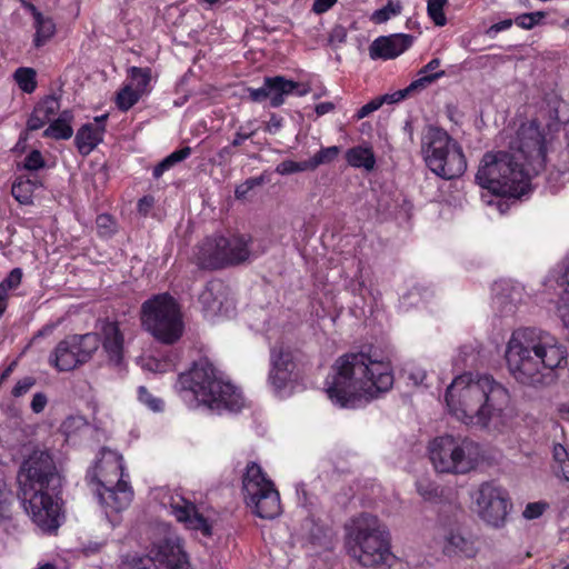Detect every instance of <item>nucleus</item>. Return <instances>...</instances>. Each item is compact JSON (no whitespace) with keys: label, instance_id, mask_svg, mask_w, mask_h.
Returning <instances> with one entry per match:
<instances>
[{"label":"nucleus","instance_id":"9b49d317","mask_svg":"<svg viewBox=\"0 0 569 569\" xmlns=\"http://www.w3.org/2000/svg\"><path fill=\"white\" fill-rule=\"evenodd\" d=\"M507 148L518 162L537 174L546 164L545 137L536 121L522 123L512 133L505 132Z\"/></svg>","mask_w":569,"mask_h":569},{"label":"nucleus","instance_id":"c756f323","mask_svg":"<svg viewBox=\"0 0 569 569\" xmlns=\"http://www.w3.org/2000/svg\"><path fill=\"white\" fill-rule=\"evenodd\" d=\"M443 76H445V71L440 70L436 74L420 77L419 79L412 81L405 89L398 90L393 93H387V94L380 96L382 104H385V103L391 104V103L399 102V101L403 100L405 98H407L411 92L426 88L428 84L432 83L435 80H437Z\"/></svg>","mask_w":569,"mask_h":569},{"label":"nucleus","instance_id":"052dcab7","mask_svg":"<svg viewBox=\"0 0 569 569\" xmlns=\"http://www.w3.org/2000/svg\"><path fill=\"white\" fill-rule=\"evenodd\" d=\"M336 2L337 0H315L312 10L316 13H323L328 11Z\"/></svg>","mask_w":569,"mask_h":569},{"label":"nucleus","instance_id":"4468645a","mask_svg":"<svg viewBox=\"0 0 569 569\" xmlns=\"http://www.w3.org/2000/svg\"><path fill=\"white\" fill-rule=\"evenodd\" d=\"M472 503L479 518L488 526L501 528L507 519L509 501L507 492L495 482H482L472 493Z\"/></svg>","mask_w":569,"mask_h":569},{"label":"nucleus","instance_id":"2eb2a0df","mask_svg":"<svg viewBox=\"0 0 569 569\" xmlns=\"http://www.w3.org/2000/svg\"><path fill=\"white\" fill-rule=\"evenodd\" d=\"M22 491L26 511L42 531H53L60 526L61 507L59 499L51 489H33Z\"/></svg>","mask_w":569,"mask_h":569},{"label":"nucleus","instance_id":"a878e982","mask_svg":"<svg viewBox=\"0 0 569 569\" xmlns=\"http://www.w3.org/2000/svg\"><path fill=\"white\" fill-rule=\"evenodd\" d=\"M107 117V114L96 117L93 122L83 124L77 131L74 142L81 154H89L102 141Z\"/></svg>","mask_w":569,"mask_h":569},{"label":"nucleus","instance_id":"09e8293b","mask_svg":"<svg viewBox=\"0 0 569 569\" xmlns=\"http://www.w3.org/2000/svg\"><path fill=\"white\" fill-rule=\"evenodd\" d=\"M34 385L36 379L33 377H24L16 383L11 393L13 397L19 398L26 395Z\"/></svg>","mask_w":569,"mask_h":569},{"label":"nucleus","instance_id":"f03ea898","mask_svg":"<svg viewBox=\"0 0 569 569\" xmlns=\"http://www.w3.org/2000/svg\"><path fill=\"white\" fill-rule=\"evenodd\" d=\"M336 375L328 387V397L342 408H355L388 391L393 385L389 361L373 359L365 352H351L335 362Z\"/></svg>","mask_w":569,"mask_h":569},{"label":"nucleus","instance_id":"3c124183","mask_svg":"<svg viewBox=\"0 0 569 569\" xmlns=\"http://www.w3.org/2000/svg\"><path fill=\"white\" fill-rule=\"evenodd\" d=\"M44 166L42 154L38 150L31 151L24 159V168L28 170H39Z\"/></svg>","mask_w":569,"mask_h":569},{"label":"nucleus","instance_id":"774afa93","mask_svg":"<svg viewBox=\"0 0 569 569\" xmlns=\"http://www.w3.org/2000/svg\"><path fill=\"white\" fill-rule=\"evenodd\" d=\"M167 170H169V168L167 163L162 160L153 168L152 174L156 179H159Z\"/></svg>","mask_w":569,"mask_h":569},{"label":"nucleus","instance_id":"a18cd8bd","mask_svg":"<svg viewBox=\"0 0 569 569\" xmlns=\"http://www.w3.org/2000/svg\"><path fill=\"white\" fill-rule=\"evenodd\" d=\"M548 508L549 505L546 501L529 502L522 511V516L528 520L537 519L541 517Z\"/></svg>","mask_w":569,"mask_h":569},{"label":"nucleus","instance_id":"0eeeda50","mask_svg":"<svg viewBox=\"0 0 569 569\" xmlns=\"http://www.w3.org/2000/svg\"><path fill=\"white\" fill-rule=\"evenodd\" d=\"M421 152L427 167L443 179L458 178L467 169L462 148L440 128H427L421 138Z\"/></svg>","mask_w":569,"mask_h":569},{"label":"nucleus","instance_id":"7ed1b4c3","mask_svg":"<svg viewBox=\"0 0 569 569\" xmlns=\"http://www.w3.org/2000/svg\"><path fill=\"white\" fill-rule=\"evenodd\" d=\"M445 400L449 412L468 426L486 428L502 417L509 391L492 377L463 373L448 386Z\"/></svg>","mask_w":569,"mask_h":569},{"label":"nucleus","instance_id":"f8f14e48","mask_svg":"<svg viewBox=\"0 0 569 569\" xmlns=\"http://www.w3.org/2000/svg\"><path fill=\"white\" fill-rule=\"evenodd\" d=\"M99 346L98 333L68 336L50 353L49 365L58 371H71L90 361Z\"/></svg>","mask_w":569,"mask_h":569},{"label":"nucleus","instance_id":"e2e57ef3","mask_svg":"<svg viewBox=\"0 0 569 569\" xmlns=\"http://www.w3.org/2000/svg\"><path fill=\"white\" fill-rule=\"evenodd\" d=\"M335 108H336V106L333 102L327 101V102H321V103L317 104L315 110H316L317 116L320 117V116H323V114H327V113L333 111Z\"/></svg>","mask_w":569,"mask_h":569},{"label":"nucleus","instance_id":"bf43d9fd","mask_svg":"<svg viewBox=\"0 0 569 569\" xmlns=\"http://www.w3.org/2000/svg\"><path fill=\"white\" fill-rule=\"evenodd\" d=\"M254 132L256 130L246 131L243 127H240L231 142V146L239 147L244 140L251 138Z\"/></svg>","mask_w":569,"mask_h":569},{"label":"nucleus","instance_id":"864d4df0","mask_svg":"<svg viewBox=\"0 0 569 569\" xmlns=\"http://www.w3.org/2000/svg\"><path fill=\"white\" fill-rule=\"evenodd\" d=\"M382 106L380 97L372 99L370 102L362 106L356 113V119L360 120L368 117L373 111L378 110Z\"/></svg>","mask_w":569,"mask_h":569},{"label":"nucleus","instance_id":"cd10ccee","mask_svg":"<svg viewBox=\"0 0 569 569\" xmlns=\"http://www.w3.org/2000/svg\"><path fill=\"white\" fill-rule=\"evenodd\" d=\"M59 109V99L53 96L39 101L27 121V129L30 131L41 129L58 113Z\"/></svg>","mask_w":569,"mask_h":569},{"label":"nucleus","instance_id":"ea45409f","mask_svg":"<svg viewBox=\"0 0 569 569\" xmlns=\"http://www.w3.org/2000/svg\"><path fill=\"white\" fill-rule=\"evenodd\" d=\"M142 94L133 89L132 86H126L117 96V106L120 110L127 111L134 106Z\"/></svg>","mask_w":569,"mask_h":569},{"label":"nucleus","instance_id":"6e6552de","mask_svg":"<svg viewBox=\"0 0 569 569\" xmlns=\"http://www.w3.org/2000/svg\"><path fill=\"white\" fill-rule=\"evenodd\" d=\"M429 458L439 473L466 475L476 469L481 451L477 442L468 438L441 436L428 447Z\"/></svg>","mask_w":569,"mask_h":569},{"label":"nucleus","instance_id":"5701e85b","mask_svg":"<svg viewBox=\"0 0 569 569\" xmlns=\"http://www.w3.org/2000/svg\"><path fill=\"white\" fill-rule=\"evenodd\" d=\"M222 236L216 234L203 239L196 248L193 259L201 269L224 268Z\"/></svg>","mask_w":569,"mask_h":569},{"label":"nucleus","instance_id":"0e129e2a","mask_svg":"<svg viewBox=\"0 0 569 569\" xmlns=\"http://www.w3.org/2000/svg\"><path fill=\"white\" fill-rule=\"evenodd\" d=\"M152 206H153V199L151 197H143L138 202V210H139V212H141L142 214L146 216Z\"/></svg>","mask_w":569,"mask_h":569},{"label":"nucleus","instance_id":"338daca9","mask_svg":"<svg viewBox=\"0 0 569 569\" xmlns=\"http://www.w3.org/2000/svg\"><path fill=\"white\" fill-rule=\"evenodd\" d=\"M9 291L0 286V318L4 313L8 306Z\"/></svg>","mask_w":569,"mask_h":569},{"label":"nucleus","instance_id":"f3484780","mask_svg":"<svg viewBox=\"0 0 569 569\" xmlns=\"http://www.w3.org/2000/svg\"><path fill=\"white\" fill-rule=\"evenodd\" d=\"M149 557L169 569H190L189 558L183 550L181 539L172 532H168L152 545Z\"/></svg>","mask_w":569,"mask_h":569},{"label":"nucleus","instance_id":"5fc2aeb1","mask_svg":"<svg viewBox=\"0 0 569 569\" xmlns=\"http://www.w3.org/2000/svg\"><path fill=\"white\" fill-rule=\"evenodd\" d=\"M190 153H191V149L189 147H184L182 149L176 150L172 153H170L168 157H166L163 159V161L167 163L168 168L170 169L176 163L184 160Z\"/></svg>","mask_w":569,"mask_h":569},{"label":"nucleus","instance_id":"423d86ee","mask_svg":"<svg viewBox=\"0 0 569 569\" xmlns=\"http://www.w3.org/2000/svg\"><path fill=\"white\" fill-rule=\"evenodd\" d=\"M348 553L362 566H377L389 556V532L380 520L370 513H361L346 526Z\"/></svg>","mask_w":569,"mask_h":569},{"label":"nucleus","instance_id":"a211bd4d","mask_svg":"<svg viewBox=\"0 0 569 569\" xmlns=\"http://www.w3.org/2000/svg\"><path fill=\"white\" fill-rule=\"evenodd\" d=\"M124 468L122 456L110 449H102L100 458L94 466L93 478L97 480L99 488L119 485L124 479Z\"/></svg>","mask_w":569,"mask_h":569},{"label":"nucleus","instance_id":"79ce46f5","mask_svg":"<svg viewBox=\"0 0 569 569\" xmlns=\"http://www.w3.org/2000/svg\"><path fill=\"white\" fill-rule=\"evenodd\" d=\"M13 500V492L8 488L4 481L0 480V520L10 518Z\"/></svg>","mask_w":569,"mask_h":569},{"label":"nucleus","instance_id":"412c9836","mask_svg":"<svg viewBox=\"0 0 569 569\" xmlns=\"http://www.w3.org/2000/svg\"><path fill=\"white\" fill-rule=\"evenodd\" d=\"M171 512L187 529L200 531L203 536H211V525L198 511L197 507L182 497L171 499Z\"/></svg>","mask_w":569,"mask_h":569},{"label":"nucleus","instance_id":"de8ad7c7","mask_svg":"<svg viewBox=\"0 0 569 569\" xmlns=\"http://www.w3.org/2000/svg\"><path fill=\"white\" fill-rule=\"evenodd\" d=\"M98 231L101 236H110L116 230V223L111 216L100 214L96 220Z\"/></svg>","mask_w":569,"mask_h":569},{"label":"nucleus","instance_id":"a19ab883","mask_svg":"<svg viewBox=\"0 0 569 569\" xmlns=\"http://www.w3.org/2000/svg\"><path fill=\"white\" fill-rule=\"evenodd\" d=\"M448 0H428L427 12L432 22L438 27H443L447 23V18L443 12Z\"/></svg>","mask_w":569,"mask_h":569},{"label":"nucleus","instance_id":"bb28decb","mask_svg":"<svg viewBox=\"0 0 569 569\" xmlns=\"http://www.w3.org/2000/svg\"><path fill=\"white\" fill-rule=\"evenodd\" d=\"M250 237L243 234L222 236L221 246H223V256L226 257L224 267L242 263L250 258Z\"/></svg>","mask_w":569,"mask_h":569},{"label":"nucleus","instance_id":"8fccbe9b","mask_svg":"<svg viewBox=\"0 0 569 569\" xmlns=\"http://www.w3.org/2000/svg\"><path fill=\"white\" fill-rule=\"evenodd\" d=\"M417 490L425 500L431 501L439 496L438 487L429 482L419 481L417 483Z\"/></svg>","mask_w":569,"mask_h":569},{"label":"nucleus","instance_id":"2f4dec72","mask_svg":"<svg viewBox=\"0 0 569 569\" xmlns=\"http://www.w3.org/2000/svg\"><path fill=\"white\" fill-rule=\"evenodd\" d=\"M551 468L557 478L569 482V451L560 443L552 448Z\"/></svg>","mask_w":569,"mask_h":569},{"label":"nucleus","instance_id":"aec40b11","mask_svg":"<svg viewBox=\"0 0 569 569\" xmlns=\"http://www.w3.org/2000/svg\"><path fill=\"white\" fill-rule=\"evenodd\" d=\"M442 551L448 557L473 558L479 548L476 539L461 531L456 525L443 530Z\"/></svg>","mask_w":569,"mask_h":569},{"label":"nucleus","instance_id":"4be33fe9","mask_svg":"<svg viewBox=\"0 0 569 569\" xmlns=\"http://www.w3.org/2000/svg\"><path fill=\"white\" fill-rule=\"evenodd\" d=\"M412 36L405 33H395L377 38L369 47L370 58L376 59H395L412 44Z\"/></svg>","mask_w":569,"mask_h":569},{"label":"nucleus","instance_id":"c03bdc74","mask_svg":"<svg viewBox=\"0 0 569 569\" xmlns=\"http://www.w3.org/2000/svg\"><path fill=\"white\" fill-rule=\"evenodd\" d=\"M546 17L543 11H536L530 13H522L515 19V22L518 27L530 30Z\"/></svg>","mask_w":569,"mask_h":569},{"label":"nucleus","instance_id":"49530a36","mask_svg":"<svg viewBox=\"0 0 569 569\" xmlns=\"http://www.w3.org/2000/svg\"><path fill=\"white\" fill-rule=\"evenodd\" d=\"M139 400L148 406L153 411H160L163 402L160 399L154 398L146 387H139L138 389Z\"/></svg>","mask_w":569,"mask_h":569},{"label":"nucleus","instance_id":"c85d7f7f","mask_svg":"<svg viewBox=\"0 0 569 569\" xmlns=\"http://www.w3.org/2000/svg\"><path fill=\"white\" fill-rule=\"evenodd\" d=\"M73 120V113L71 110H63L59 117L53 120L49 127L43 131L44 138H52L56 140H68L73 134L71 121Z\"/></svg>","mask_w":569,"mask_h":569},{"label":"nucleus","instance_id":"6ab92c4d","mask_svg":"<svg viewBox=\"0 0 569 569\" xmlns=\"http://www.w3.org/2000/svg\"><path fill=\"white\" fill-rule=\"evenodd\" d=\"M295 368L293 356L289 348L283 345H277L271 348L268 379L276 390H281L287 386Z\"/></svg>","mask_w":569,"mask_h":569},{"label":"nucleus","instance_id":"f257e3e1","mask_svg":"<svg viewBox=\"0 0 569 569\" xmlns=\"http://www.w3.org/2000/svg\"><path fill=\"white\" fill-rule=\"evenodd\" d=\"M507 369L519 383L540 388L556 380V370L568 365V351L557 337L536 329L512 332L505 352Z\"/></svg>","mask_w":569,"mask_h":569},{"label":"nucleus","instance_id":"4c0bfd02","mask_svg":"<svg viewBox=\"0 0 569 569\" xmlns=\"http://www.w3.org/2000/svg\"><path fill=\"white\" fill-rule=\"evenodd\" d=\"M401 11H402V6L399 1H397V2L388 1V3L385 7L376 10L371 14V21H373L375 23H378V24L385 23L390 18L400 14Z\"/></svg>","mask_w":569,"mask_h":569},{"label":"nucleus","instance_id":"473e14b6","mask_svg":"<svg viewBox=\"0 0 569 569\" xmlns=\"http://www.w3.org/2000/svg\"><path fill=\"white\" fill-rule=\"evenodd\" d=\"M36 188L37 184L32 180L19 178L12 184L11 193L19 203L31 204Z\"/></svg>","mask_w":569,"mask_h":569},{"label":"nucleus","instance_id":"e433bc0d","mask_svg":"<svg viewBox=\"0 0 569 569\" xmlns=\"http://www.w3.org/2000/svg\"><path fill=\"white\" fill-rule=\"evenodd\" d=\"M14 80L19 88L27 93H32L37 88L36 71L32 68L17 69Z\"/></svg>","mask_w":569,"mask_h":569},{"label":"nucleus","instance_id":"603ef678","mask_svg":"<svg viewBox=\"0 0 569 569\" xmlns=\"http://www.w3.org/2000/svg\"><path fill=\"white\" fill-rule=\"evenodd\" d=\"M21 279L22 270L20 268H14L13 270L10 271L8 277L2 282H0V286H3V288L9 291L11 289L17 288L20 284Z\"/></svg>","mask_w":569,"mask_h":569},{"label":"nucleus","instance_id":"6e6d98bb","mask_svg":"<svg viewBox=\"0 0 569 569\" xmlns=\"http://www.w3.org/2000/svg\"><path fill=\"white\" fill-rule=\"evenodd\" d=\"M47 403V396L42 392H38L33 395L30 407L34 413H40L44 410Z\"/></svg>","mask_w":569,"mask_h":569},{"label":"nucleus","instance_id":"1a4fd4ad","mask_svg":"<svg viewBox=\"0 0 569 569\" xmlns=\"http://www.w3.org/2000/svg\"><path fill=\"white\" fill-rule=\"evenodd\" d=\"M142 327L159 342L176 343L183 333L184 325L177 301L168 293H161L141 306Z\"/></svg>","mask_w":569,"mask_h":569},{"label":"nucleus","instance_id":"393cba45","mask_svg":"<svg viewBox=\"0 0 569 569\" xmlns=\"http://www.w3.org/2000/svg\"><path fill=\"white\" fill-rule=\"evenodd\" d=\"M98 498L107 515L126 509L133 498V490L128 481L98 488Z\"/></svg>","mask_w":569,"mask_h":569},{"label":"nucleus","instance_id":"37998d69","mask_svg":"<svg viewBox=\"0 0 569 569\" xmlns=\"http://www.w3.org/2000/svg\"><path fill=\"white\" fill-rule=\"evenodd\" d=\"M307 170H311V168L309 167L308 160L301 161V162H297V161H292V160H284L276 167L274 171L278 174L288 176V174L302 172V171H307Z\"/></svg>","mask_w":569,"mask_h":569},{"label":"nucleus","instance_id":"b1692460","mask_svg":"<svg viewBox=\"0 0 569 569\" xmlns=\"http://www.w3.org/2000/svg\"><path fill=\"white\" fill-rule=\"evenodd\" d=\"M99 331L101 335L100 343L106 352L108 360L112 365H120L123 358V333L116 321L102 320L100 321Z\"/></svg>","mask_w":569,"mask_h":569},{"label":"nucleus","instance_id":"20e7f679","mask_svg":"<svg viewBox=\"0 0 569 569\" xmlns=\"http://www.w3.org/2000/svg\"><path fill=\"white\" fill-rule=\"evenodd\" d=\"M179 383L190 391L196 406H204L217 412L238 411L243 407L241 392L229 381H224L211 362L200 359L192 368L179 377Z\"/></svg>","mask_w":569,"mask_h":569},{"label":"nucleus","instance_id":"9d476101","mask_svg":"<svg viewBox=\"0 0 569 569\" xmlns=\"http://www.w3.org/2000/svg\"><path fill=\"white\" fill-rule=\"evenodd\" d=\"M242 491L247 506L259 518L273 519L280 515V495L256 462L249 463L246 468Z\"/></svg>","mask_w":569,"mask_h":569},{"label":"nucleus","instance_id":"680f3d73","mask_svg":"<svg viewBox=\"0 0 569 569\" xmlns=\"http://www.w3.org/2000/svg\"><path fill=\"white\" fill-rule=\"evenodd\" d=\"M440 59L433 58L420 70L419 74L421 77L436 74L437 72H432L440 67Z\"/></svg>","mask_w":569,"mask_h":569},{"label":"nucleus","instance_id":"69168bd1","mask_svg":"<svg viewBox=\"0 0 569 569\" xmlns=\"http://www.w3.org/2000/svg\"><path fill=\"white\" fill-rule=\"evenodd\" d=\"M347 38V32L343 27H336L331 34H330V41L331 42H343Z\"/></svg>","mask_w":569,"mask_h":569},{"label":"nucleus","instance_id":"c9c22d12","mask_svg":"<svg viewBox=\"0 0 569 569\" xmlns=\"http://www.w3.org/2000/svg\"><path fill=\"white\" fill-rule=\"evenodd\" d=\"M36 26V37L34 44L36 47L42 46L48 39H50L54 33V23L50 18H46L42 14L40 18L34 19Z\"/></svg>","mask_w":569,"mask_h":569},{"label":"nucleus","instance_id":"ddd939ff","mask_svg":"<svg viewBox=\"0 0 569 569\" xmlns=\"http://www.w3.org/2000/svg\"><path fill=\"white\" fill-rule=\"evenodd\" d=\"M21 490L51 489L60 487V476L51 455L48 451L36 450L21 466L19 472Z\"/></svg>","mask_w":569,"mask_h":569},{"label":"nucleus","instance_id":"f704fd0d","mask_svg":"<svg viewBox=\"0 0 569 569\" xmlns=\"http://www.w3.org/2000/svg\"><path fill=\"white\" fill-rule=\"evenodd\" d=\"M129 77L133 89L144 94L151 81V70L149 68L131 67L129 69Z\"/></svg>","mask_w":569,"mask_h":569},{"label":"nucleus","instance_id":"39448f33","mask_svg":"<svg viewBox=\"0 0 569 569\" xmlns=\"http://www.w3.org/2000/svg\"><path fill=\"white\" fill-rule=\"evenodd\" d=\"M532 174L515 154L506 150L489 151L480 161L476 181L493 194L519 198L529 190Z\"/></svg>","mask_w":569,"mask_h":569},{"label":"nucleus","instance_id":"58836bf2","mask_svg":"<svg viewBox=\"0 0 569 569\" xmlns=\"http://www.w3.org/2000/svg\"><path fill=\"white\" fill-rule=\"evenodd\" d=\"M340 153V148L337 146H331L327 148H321L311 159H309V167L311 170H315L321 164L332 162L338 154Z\"/></svg>","mask_w":569,"mask_h":569},{"label":"nucleus","instance_id":"dca6fc26","mask_svg":"<svg viewBox=\"0 0 569 569\" xmlns=\"http://www.w3.org/2000/svg\"><path fill=\"white\" fill-rule=\"evenodd\" d=\"M249 98L253 102L270 101V106L278 108L284 103L290 94L303 97L310 92V86L289 80L282 76L266 77L263 86L257 89H248Z\"/></svg>","mask_w":569,"mask_h":569},{"label":"nucleus","instance_id":"72a5a7b5","mask_svg":"<svg viewBox=\"0 0 569 569\" xmlns=\"http://www.w3.org/2000/svg\"><path fill=\"white\" fill-rule=\"evenodd\" d=\"M221 290V284L208 286L199 297L203 308L212 313L220 312L222 302L218 299L217 293Z\"/></svg>","mask_w":569,"mask_h":569},{"label":"nucleus","instance_id":"4d7b16f0","mask_svg":"<svg viewBox=\"0 0 569 569\" xmlns=\"http://www.w3.org/2000/svg\"><path fill=\"white\" fill-rule=\"evenodd\" d=\"M283 119L274 113L270 116L264 130L271 134H276L282 128Z\"/></svg>","mask_w":569,"mask_h":569},{"label":"nucleus","instance_id":"7c9ffc66","mask_svg":"<svg viewBox=\"0 0 569 569\" xmlns=\"http://www.w3.org/2000/svg\"><path fill=\"white\" fill-rule=\"evenodd\" d=\"M347 162L355 168H362L371 171L376 164L375 153L368 147H353L346 152Z\"/></svg>","mask_w":569,"mask_h":569},{"label":"nucleus","instance_id":"13d9d810","mask_svg":"<svg viewBox=\"0 0 569 569\" xmlns=\"http://www.w3.org/2000/svg\"><path fill=\"white\" fill-rule=\"evenodd\" d=\"M512 22L513 21L511 19H506L500 22H497L487 30V34L493 37L497 33L509 29L512 26Z\"/></svg>","mask_w":569,"mask_h":569}]
</instances>
